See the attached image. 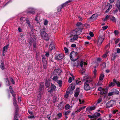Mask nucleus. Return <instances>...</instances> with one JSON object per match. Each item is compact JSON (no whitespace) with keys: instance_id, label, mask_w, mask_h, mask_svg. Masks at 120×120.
Segmentation results:
<instances>
[{"instance_id":"f257e3e1","label":"nucleus","mask_w":120,"mask_h":120,"mask_svg":"<svg viewBox=\"0 0 120 120\" xmlns=\"http://www.w3.org/2000/svg\"><path fill=\"white\" fill-rule=\"evenodd\" d=\"M51 78L52 76H51L48 81L46 80L45 83V86L47 88H48L50 86V84L51 83V87H49L48 89V91L51 94H52V84L51 82H50V81H51Z\"/></svg>"},{"instance_id":"f03ea898","label":"nucleus","mask_w":120,"mask_h":120,"mask_svg":"<svg viewBox=\"0 0 120 120\" xmlns=\"http://www.w3.org/2000/svg\"><path fill=\"white\" fill-rule=\"evenodd\" d=\"M70 58L72 61L76 60L78 58V53L76 52H72L70 55Z\"/></svg>"},{"instance_id":"7ed1b4c3","label":"nucleus","mask_w":120,"mask_h":120,"mask_svg":"<svg viewBox=\"0 0 120 120\" xmlns=\"http://www.w3.org/2000/svg\"><path fill=\"white\" fill-rule=\"evenodd\" d=\"M13 104L14 106H16L15 107V112L13 120H19L18 119H17V117L19 116L18 114L19 109V107L17 105V102H13Z\"/></svg>"},{"instance_id":"20e7f679","label":"nucleus","mask_w":120,"mask_h":120,"mask_svg":"<svg viewBox=\"0 0 120 120\" xmlns=\"http://www.w3.org/2000/svg\"><path fill=\"white\" fill-rule=\"evenodd\" d=\"M82 31V29L79 28H78L75 29L72 31V33H73L74 34H77V35H78L81 34Z\"/></svg>"},{"instance_id":"39448f33","label":"nucleus","mask_w":120,"mask_h":120,"mask_svg":"<svg viewBox=\"0 0 120 120\" xmlns=\"http://www.w3.org/2000/svg\"><path fill=\"white\" fill-rule=\"evenodd\" d=\"M41 34L42 37H44V38L46 40H48L49 39V37L48 34L46 32L44 31H42L41 33Z\"/></svg>"},{"instance_id":"423d86ee","label":"nucleus","mask_w":120,"mask_h":120,"mask_svg":"<svg viewBox=\"0 0 120 120\" xmlns=\"http://www.w3.org/2000/svg\"><path fill=\"white\" fill-rule=\"evenodd\" d=\"M104 38H103V36L101 35H100L98 38L97 42L98 45H101L103 42Z\"/></svg>"},{"instance_id":"0eeeda50","label":"nucleus","mask_w":120,"mask_h":120,"mask_svg":"<svg viewBox=\"0 0 120 120\" xmlns=\"http://www.w3.org/2000/svg\"><path fill=\"white\" fill-rule=\"evenodd\" d=\"M115 103V101L112 100H111L107 102L106 105V107L108 108L111 107Z\"/></svg>"},{"instance_id":"6e6552de","label":"nucleus","mask_w":120,"mask_h":120,"mask_svg":"<svg viewBox=\"0 0 120 120\" xmlns=\"http://www.w3.org/2000/svg\"><path fill=\"white\" fill-rule=\"evenodd\" d=\"M61 72V71L60 70L58 67H55L53 74V75H59L60 73Z\"/></svg>"},{"instance_id":"1a4fd4ad","label":"nucleus","mask_w":120,"mask_h":120,"mask_svg":"<svg viewBox=\"0 0 120 120\" xmlns=\"http://www.w3.org/2000/svg\"><path fill=\"white\" fill-rule=\"evenodd\" d=\"M44 83L43 82H41L39 88V92L40 93L43 94V89L44 87Z\"/></svg>"},{"instance_id":"9d476101","label":"nucleus","mask_w":120,"mask_h":120,"mask_svg":"<svg viewBox=\"0 0 120 120\" xmlns=\"http://www.w3.org/2000/svg\"><path fill=\"white\" fill-rule=\"evenodd\" d=\"M84 78V79H86L85 81L86 82L85 83H86L87 84L89 83L92 81V79L90 76H88L87 77L85 76Z\"/></svg>"},{"instance_id":"9b49d317","label":"nucleus","mask_w":120,"mask_h":120,"mask_svg":"<svg viewBox=\"0 0 120 120\" xmlns=\"http://www.w3.org/2000/svg\"><path fill=\"white\" fill-rule=\"evenodd\" d=\"M36 40V37L33 35H30V43H34L35 42V41Z\"/></svg>"},{"instance_id":"f8f14e48","label":"nucleus","mask_w":120,"mask_h":120,"mask_svg":"<svg viewBox=\"0 0 120 120\" xmlns=\"http://www.w3.org/2000/svg\"><path fill=\"white\" fill-rule=\"evenodd\" d=\"M64 57L63 54H60L59 55H56L55 59L56 60H60L62 59Z\"/></svg>"},{"instance_id":"ddd939ff","label":"nucleus","mask_w":120,"mask_h":120,"mask_svg":"<svg viewBox=\"0 0 120 120\" xmlns=\"http://www.w3.org/2000/svg\"><path fill=\"white\" fill-rule=\"evenodd\" d=\"M84 88L85 90H88L90 89V88L89 84L85 83L84 85Z\"/></svg>"},{"instance_id":"4468645a","label":"nucleus","mask_w":120,"mask_h":120,"mask_svg":"<svg viewBox=\"0 0 120 120\" xmlns=\"http://www.w3.org/2000/svg\"><path fill=\"white\" fill-rule=\"evenodd\" d=\"M64 4H62L60 6L58 7L57 9V11L58 12H60L62 9L65 7L64 6Z\"/></svg>"},{"instance_id":"2eb2a0df","label":"nucleus","mask_w":120,"mask_h":120,"mask_svg":"<svg viewBox=\"0 0 120 120\" xmlns=\"http://www.w3.org/2000/svg\"><path fill=\"white\" fill-rule=\"evenodd\" d=\"M79 93V88H77L76 91H75V93L74 94V96L75 97L78 96Z\"/></svg>"},{"instance_id":"dca6fc26","label":"nucleus","mask_w":120,"mask_h":120,"mask_svg":"<svg viewBox=\"0 0 120 120\" xmlns=\"http://www.w3.org/2000/svg\"><path fill=\"white\" fill-rule=\"evenodd\" d=\"M63 105L62 104V102H61L60 104L58 105V107L59 110H60L63 107Z\"/></svg>"},{"instance_id":"f3484780","label":"nucleus","mask_w":120,"mask_h":120,"mask_svg":"<svg viewBox=\"0 0 120 120\" xmlns=\"http://www.w3.org/2000/svg\"><path fill=\"white\" fill-rule=\"evenodd\" d=\"M98 15L96 14H93L92 16L90 18V19H96L98 17Z\"/></svg>"},{"instance_id":"a211bd4d","label":"nucleus","mask_w":120,"mask_h":120,"mask_svg":"<svg viewBox=\"0 0 120 120\" xmlns=\"http://www.w3.org/2000/svg\"><path fill=\"white\" fill-rule=\"evenodd\" d=\"M95 106L91 107L90 108L88 107L86 109V110H89V111H91L92 110H94L95 108Z\"/></svg>"},{"instance_id":"6ab92c4d","label":"nucleus","mask_w":120,"mask_h":120,"mask_svg":"<svg viewBox=\"0 0 120 120\" xmlns=\"http://www.w3.org/2000/svg\"><path fill=\"white\" fill-rule=\"evenodd\" d=\"M72 105L70 106L69 104H67L65 106V108L66 109L68 110L72 108Z\"/></svg>"},{"instance_id":"aec40b11","label":"nucleus","mask_w":120,"mask_h":120,"mask_svg":"<svg viewBox=\"0 0 120 120\" xmlns=\"http://www.w3.org/2000/svg\"><path fill=\"white\" fill-rule=\"evenodd\" d=\"M9 46V44H8L6 46L4 47L3 49V52H4L5 51L6 52H7V50L8 48V47Z\"/></svg>"},{"instance_id":"412c9836","label":"nucleus","mask_w":120,"mask_h":120,"mask_svg":"<svg viewBox=\"0 0 120 120\" xmlns=\"http://www.w3.org/2000/svg\"><path fill=\"white\" fill-rule=\"evenodd\" d=\"M116 5L117 8L119 9L120 11V0H119L117 1V3L116 4Z\"/></svg>"},{"instance_id":"4be33fe9","label":"nucleus","mask_w":120,"mask_h":120,"mask_svg":"<svg viewBox=\"0 0 120 120\" xmlns=\"http://www.w3.org/2000/svg\"><path fill=\"white\" fill-rule=\"evenodd\" d=\"M95 119L97 118L98 117L100 116V114L99 113H96L93 114Z\"/></svg>"},{"instance_id":"5701e85b","label":"nucleus","mask_w":120,"mask_h":120,"mask_svg":"<svg viewBox=\"0 0 120 120\" xmlns=\"http://www.w3.org/2000/svg\"><path fill=\"white\" fill-rule=\"evenodd\" d=\"M52 43H51L50 44L49 47V53L50 52H51V51L52 50Z\"/></svg>"},{"instance_id":"b1692460","label":"nucleus","mask_w":120,"mask_h":120,"mask_svg":"<svg viewBox=\"0 0 120 120\" xmlns=\"http://www.w3.org/2000/svg\"><path fill=\"white\" fill-rule=\"evenodd\" d=\"M44 68L46 69L47 68V62L46 61L43 62Z\"/></svg>"},{"instance_id":"393cba45","label":"nucleus","mask_w":120,"mask_h":120,"mask_svg":"<svg viewBox=\"0 0 120 120\" xmlns=\"http://www.w3.org/2000/svg\"><path fill=\"white\" fill-rule=\"evenodd\" d=\"M101 68H106V64L105 63L103 62L101 65Z\"/></svg>"},{"instance_id":"a878e982","label":"nucleus","mask_w":120,"mask_h":120,"mask_svg":"<svg viewBox=\"0 0 120 120\" xmlns=\"http://www.w3.org/2000/svg\"><path fill=\"white\" fill-rule=\"evenodd\" d=\"M104 76V74H101L99 78V81H100V80L102 81L103 80Z\"/></svg>"},{"instance_id":"bb28decb","label":"nucleus","mask_w":120,"mask_h":120,"mask_svg":"<svg viewBox=\"0 0 120 120\" xmlns=\"http://www.w3.org/2000/svg\"><path fill=\"white\" fill-rule=\"evenodd\" d=\"M42 94L40 93L39 92V94L38 95L37 98V100H40L41 98V94Z\"/></svg>"},{"instance_id":"cd10ccee","label":"nucleus","mask_w":120,"mask_h":120,"mask_svg":"<svg viewBox=\"0 0 120 120\" xmlns=\"http://www.w3.org/2000/svg\"><path fill=\"white\" fill-rule=\"evenodd\" d=\"M58 79V77L57 75L54 76L53 77V80L55 81H56Z\"/></svg>"},{"instance_id":"c85d7f7f","label":"nucleus","mask_w":120,"mask_h":120,"mask_svg":"<svg viewBox=\"0 0 120 120\" xmlns=\"http://www.w3.org/2000/svg\"><path fill=\"white\" fill-rule=\"evenodd\" d=\"M110 19L113 22H116V18L112 16L111 17H110Z\"/></svg>"},{"instance_id":"c756f323","label":"nucleus","mask_w":120,"mask_h":120,"mask_svg":"<svg viewBox=\"0 0 120 120\" xmlns=\"http://www.w3.org/2000/svg\"><path fill=\"white\" fill-rule=\"evenodd\" d=\"M110 47V43L108 44V45H106L105 46V49L106 51L107 50H108V49Z\"/></svg>"},{"instance_id":"7c9ffc66","label":"nucleus","mask_w":120,"mask_h":120,"mask_svg":"<svg viewBox=\"0 0 120 120\" xmlns=\"http://www.w3.org/2000/svg\"><path fill=\"white\" fill-rule=\"evenodd\" d=\"M87 63H86L85 62H84L83 61H81L80 63V65L81 67H82L83 64L87 65Z\"/></svg>"},{"instance_id":"2f4dec72","label":"nucleus","mask_w":120,"mask_h":120,"mask_svg":"<svg viewBox=\"0 0 120 120\" xmlns=\"http://www.w3.org/2000/svg\"><path fill=\"white\" fill-rule=\"evenodd\" d=\"M56 82H57V83L59 85V86H61L62 85V81L61 80H57Z\"/></svg>"},{"instance_id":"473e14b6","label":"nucleus","mask_w":120,"mask_h":120,"mask_svg":"<svg viewBox=\"0 0 120 120\" xmlns=\"http://www.w3.org/2000/svg\"><path fill=\"white\" fill-rule=\"evenodd\" d=\"M71 111L70 110H68L65 112L64 113V115L65 116H67L68 115L70 112Z\"/></svg>"},{"instance_id":"72a5a7b5","label":"nucleus","mask_w":120,"mask_h":120,"mask_svg":"<svg viewBox=\"0 0 120 120\" xmlns=\"http://www.w3.org/2000/svg\"><path fill=\"white\" fill-rule=\"evenodd\" d=\"M10 91L11 94L14 97H15L16 95L15 94H14V91H13V90H10Z\"/></svg>"},{"instance_id":"f704fd0d","label":"nucleus","mask_w":120,"mask_h":120,"mask_svg":"<svg viewBox=\"0 0 120 120\" xmlns=\"http://www.w3.org/2000/svg\"><path fill=\"white\" fill-rule=\"evenodd\" d=\"M76 83L77 84L80 85L81 84V82L79 79H78L76 81Z\"/></svg>"},{"instance_id":"c9c22d12","label":"nucleus","mask_w":120,"mask_h":120,"mask_svg":"<svg viewBox=\"0 0 120 120\" xmlns=\"http://www.w3.org/2000/svg\"><path fill=\"white\" fill-rule=\"evenodd\" d=\"M69 93L68 91H67L66 92V94L64 95V97L65 98H67L69 95Z\"/></svg>"},{"instance_id":"e433bc0d","label":"nucleus","mask_w":120,"mask_h":120,"mask_svg":"<svg viewBox=\"0 0 120 120\" xmlns=\"http://www.w3.org/2000/svg\"><path fill=\"white\" fill-rule=\"evenodd\" d=\"M26 23L30 27H31V25L30 24V22L27 19H26Z\"/></svg>"},{"instance_id":"4c0bfd02","label":"nucleus","mask_w":120,"mask_h":120,"mask_svg":"<svg viewBox=\"0 0 120 120\" xmlns=\"http://www.w3.org/2000/svg\"><path fill=\"white\" fill-rule=\"evenodd\" d=\"M108 51L107 50L106 51L105 53L103 56V57L104 58H105L107 57V54L108 53Z\"/></svg>"},{"instance_id":"58836bf2","label":"nucleus","mask_w":120,"mask_h":120,"mask_svg":"<svg viewBox=\"0 0 120 120\" xmlns=\"http://www.w3.org/2000/svg\"><path fill=\"white\" fill-rule=\"evenodd\" d=\"M73 38L75 40H76L78 38V35L76 34L74 35L73 37Z\"/></svg>"},{"instance_id":"ea45409f","label":"nucleus","mask_w":120,"mask_h":120,"mask_svg":"<svg viewBox=\"0 0 120 120\" xmlns=\"http://www.w3.org/2000/svg\"><path fill=\"white\" fill-rule=\"evenodd\" d=\"M57 99V97L56 96H54L53 98V103H55L56 101V100Z\"/></svg>"},{"instance_id":"a19ab883","label":"nucleus","mask_w":120,"mask_h":120,"mask_svg":"<svg viewBox=\"0 0 120 120\" xmlns=\"http://www.w3.org/2000/svg\"><path fill=\"white\" fill-rule=\"evenodd\" d=\"M41 56H42V62L46 61V59H45V56L43 55H42Z\"/></svg>"},{"instance_id":"79ce46f5","label":"nucleus","mask_w":120,"mask_h":120,"mask_svg":"<svg viewBox=\"0 0 120 120\" xmlns=\"http://www.w3.org/2000/svg\"><path fill=\"white\" fill-rule=\"evenodd\" d=\"M68 90H68L67 91H68L69 94H71L73 92V90L71 89H68Z\"/></svg>"},{"instance_id":"37998d69","label":"nucleus","mask_w":120,"mask_h":120,"mask_svg":"<svg viewBox=\"0 0 120 120\" xmlns=\"http://www.w3.org/2000/svg\"><path fill=\"white\" fill-rule=\"evenodd\" d=\"M4 64L3 63H1L0 65V68L1 69L3 70L4 69Z\"/></svg>"},{"instance_id":"c03bdc74","label":"nucleus","mask_w":120,"mask_h":120,"mask_svg":"<svg viewBox=\"0 0 120 120\" xmlns=\"http://www.w3.org/2000/svg\"><path fill=\"white\" fill-rule=\"evenodd\" d=\"M72 78L73 79H74V77H73V78L71 77H70L69 78L68 80V82H69L71 83L72 82Z\"/></svg>"},{"instance_id":"a18cd8bd","label":"nucleus","mask_w":120,"mask_h":120,"mask_svg":"<svg viewBox=\"0 0 120 120\" xmlns=\"http://www.w3.org/2000/svg\"><path fill=\"white\" fill-rule=\"evenodd\" d=\"M71 0H69L67 1L65 3H64L63 4H64V6L65 7L68 4L71 2Z\"/></svg>"},{"instance_id":"49530a36","label":"nucleus","mask_w":120,"mask_h":120,"mask_svg":"<svg viewBox=\"0 0 120 120\" xmlns=\"http://www.w3.org/2000/svg\"><path fill=\"white\" fill-rule=\"evenodd\" d=\"M108 95L109 96H110L114 94V93L113 92H110L108 93Z\"/></svg>"},{"instance_id":"de8ad7c7","label":"nucleus","mask_w":120,"mask_h":120,"mask_svg":"<svg viewBox=\"0 0 120 120\" xmlns=\"http://www.w3.org/2000/svg\"><path fill=\"white\" fill-rule=\"evenodd\" d=\"M110 16L109 15H107L105 18L103 20L105 21L107 19L109 18H110Z\"/></svg>"},{"instance_id":"09e8293b","label":"nucleus","mask_w":120,"mask_h":120,"mask_svg":"<svg viewBox=\"0 0 120 120\" xmlns=\"http://www.w3.org/2000/svg\"><path fill=\"white\" fill-rule=\"evenodd\" d=\"M48 21L47 20L45 19L44 21V24L45 25H46L48 24Z\"/></svg>"},{"instance_id":"8fccbe9b","label":"nucleus","mask_w":120,"mask_h":120,"mask_svg":"<svg viewBox=\"0 0 120 120\" xmlns=\"http://www.w3.org/2000/svg\"><path fill=\"white\" fill-rule=\"evenodd\" d=\"M115 85V84L114 83L112 82H111L109 85V86H113Z\"/></svg>"},{"instance_id":"3c124183","label":"nucleus","mask_w":120,"mask_h":120,"mask_svg":"<svg viewBox=\"0 0 120 120\" xmlns=\"http://www.w3.org/2000/svg\"><path fill=\"white\" fill-rule=\"evenodd\" d=\"M64 49L65 51V52L66 53H67L68 52V50L67 48L66 47L64 48Z\"/></svg>"},{"instance_id":"603ef678","label":"nucleus","mask_w":120,"mask_h":120,"mask_svg":"<svg viewBox=\"0 0 120 120\" xmlns=\"http://www.w3.org/2000/svg\"><path fill=\"white\" fill-rule=\"evenodd\" d=\"M88 116L90 118V119L91 118H94V115H92L91 116L90 115H88Z\"/></svg>"},{"instance_id":"864d4df0","label":"nucleus","mask_w":120,"mask_h":120,"mask_svg":"<svg viewBox=\"0 0 120 120\" xmlns=\"http://www.w3.org/2000/svg\"><path fill=\"white\" fill-rule=\"evenodd\" d=\"M56 90V87L53 84V91H55Z\"/></svg>"},{"instance_id":"5fc2aeb1","label":"nucleus","mask_w":120,"mask_h":120,"mask_svg":"<svg viewBox=\"0 0 120 120\" xmlns=\"http://www.w3.org/2000/svg\"><path fill=\"white\" fill-rule=\"evenodd\" d=\"M113 92L114 93V94H119V92L117 90H116L115 91H114Z\"/></svg>"},{"instance_id":"6e6d98bb","label":"nucleus","mask_w":120,"mask_h":120,"mask_svg":"<svg viewBox=\"0 0 120 120\" xmlns=\"http://www.w3.org/2000/svg\"><path fill=\"white\" fill-rule=\"evenodd\" d=\"M102 101V99L101 98H99L97 101V103H99Z\"/></svg>"},{"instance_id":"4d7b16f0","label":"nucleus","mask_w":120,"mask_h":120,"mask_svg":"<svg viewBox=\"0 0 120 120\" xmlns=\"http://www.w3.org/2000/svg\"><path fill=\"white\" fill-rule=\"evenodd\" d=\"M71 85V89H70L73 90H74L75 88L74 85Z\"/></svg>"},{"instance_id":"13d9d810","label":"nucleus","mask_w":120,"mask_h":120,"mask_svg":"<svg viewBox=\"0 0 120 120\" xmlns=\"http://www.w3.org/2000/svg\"><path fill=\"white\" fill-rule=\"evenodd\" d=\"M108 27L107 26H105L102 27V29L103 30H105Z\"/></svg>"},{"instance_id":"bf43d9fd","label":"nucleus","mask_w":120,"mask_h":120,"mask_svg":"<svg viewBox=\"0 0 120 120\" xmlns=\"http://www.w3.org/2000/svg\"><path fill=\"white\" fill-rule=\"evenodd\" d=\"M118 111V110L116 109L112 111V113L114 114H115Z\"/></svg>"},{"instance_id":"052dcab7","label":"nucleus","mask_w":120,"mask_h":120,"mask_svg":"<svg viewBox=\"0 0 120 120\" xmlns=\"http://www.w3.org/2000/svg\"><path fill=\"white\" fill-rule=\"evenodd\" d=\"M82 25V23L80 22H78L76 24V25L77 26H79Z\"/></svg>"},{"instance_id":"680f3d73","label":"nucleus","mask_w":120,"mask_h":120,"mask_svg":"<svg viewBox=\"0 0 120 120\" xmlns=\"http://www.w3.org/2000/svg\"><path fill=\"white\" fill-rule=\"evenodd\" d=\"M114 33L116 35H117L119 33V32L118 30H115L114 31Z\"/></svg>"},{"instance_id":"e2e57ef3","label":"nucleus","mask_w":120,"mask_h":120,"mask_svg":"<svg viewBox=\"0 0 120 120\" xmlns=\"http://www.w3.org/2000/svg\"><path fill=\"white\" fill-rule=\"evenodd\" d=\"M120 40V39L119 38H118L115 41V44H116Z\"/></svg>"},{"instance_id":"0e129e2a","label":"nucleus","mask_w":120,"mask_h":120,"mask_svg":"<svg viewBox=\"0 0 120 120\" xmlns=\"http://www.w3.org/2000/svg\"><path fill=\"white\" fill-rule=\"evenodd\" d=\"M28 118H34V116H30L28 117Z\"/></svg>"},{"instance_id":"69168bd1","label":"nucleus","mask_w":120,"mask_h":120,"mask_svg":"<svg viewBox=\"0 0 120 120\" xmlns=\"http://www.w3.org/2000/svg\"><path fill=\"white\" fill-rule=\"evenodd\" d=\"M35 13V11H30L28 12V13H30L32 14H34Z\"/></svg>"},{"instance_id":"338daca9","label":"nucleus","mask_w":120,"mask_h":120,"mask_svg":"<svg viewBox=\"0 0 120 120\" xmlns=\"http://www.w3.org/2000/svg\"><path fill=\"white\" fill-rule=\"evenodd\" d=\"M90 36L92 37H93L94 36V34L92 32H90Z\"/></svg>"},{"instance_id":"774afa93","label":"nucleus","mask_w":120,"mask_h":120,"mask_svg":"<svg viewBox=\"0 0 120 120\" xmlns=\"http://www.w3.org/2000/svg\"><path fill=\"white\" fill-rule=\"evenodd\" d=\"M11 82L12 83V84H15V82L13 80V79H12V78H11V79L10 80Z\"/></svg>"}]
</instances>
